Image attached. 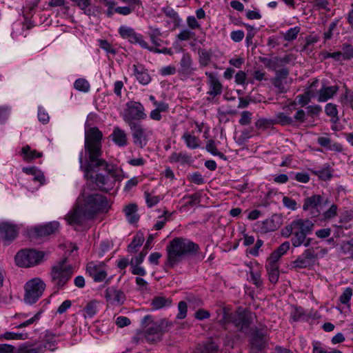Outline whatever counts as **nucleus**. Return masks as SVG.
Returning <instances> with one entry per match:
<instances>
[{
    "label": "nucleus",
    "instance_id": "nucleus-1",
    "mask_svg": "<svg viewBox=\"0 0 353 353\" xmlns=\"http://www.w3.org/2000/svg\"><path fill=\"white\" fill-rule=\"evenodd\" d=\"M103 134L97 127L90 128L85 131L84 150L85 154V163L83 162V154L79 156L80 169L88 177L94 168L103 167L109 175L97 174L95 177V183L101 191L108 192L112 190L119 176L113 169H110L108 163L101 158Z\"/></svg>",
    "mask_w": 353,
    "mask_h": 353
},
{
    "label": "nucleus",
    "instance_id": "nucleus-2",
    "mask_svg": "<svg viewBox=\"0 0 353 353\" xmlns=\"http://www.w3.org/2000/svg\"><path fill=\"white\" fill-rule=\"evenodd\" d=\"M110 208L108 201L100 194L87 196L84 192L78 197L73 209L67 214L65 219L71 225H81L92 219L99 212H107Z\"/></svg>",
    "mask_w": 353,
    "mask_h": 353
},
{
    "label": "nucleus",
    "instance_id": "nucleus-3",
    "mask_svg": "<svg viewBox=\"0 0 353 353\" xmlns=\"http://www.w3.org/2000/svg\"><path fill=\"white\" fill-rule=\"evenodd\" d=\"M199 250V245L188 239L183 237L174 238L166 246V264L173 268L185 257L196 255Z\"/></svg>",
    "mask_w": 353,
    "mask_h": 353
},
{
    "label": "nucleus",
    "instance_id": "nucleus-4",
    "mask_svg": "<svg viewBox=\"0 0 353 353\" xmlns=\"http://www.w3.org/2000/svg\"><path fill=\"white\" fill-rule=\"evenodd\" d=\"M314 227V223L309 219H296L282 229L281 235L285 238L292 235V244L298 248L304 243L307 235L312 232Z\"/></svg>",
    "mask_w": 353,
    "mask_h": 353
},
{
    "label": "nucleus",
    "instance_id": "nucleus-5",
    "mask_svg": "<svg viewBox=\"0 0 353 353\" xmlns=\"http://www.w3.org/2000/svg\"><path fill=\"white\" fill-rule=\"evenodd\" d=\"M73 273V266L68 263L67 258H63L52 266L50 272V281L59 290L66 285Z\"/></svg>",
    "mask_w": 353,
    "mask_h": 353
},
{
    "label": "nucleus",
    "instance_id": "nucleus-6",
    "mask_svg": "<svg viewBox=\"0 0 353 353\" xmlns=\"http://www.w3.org/2000/svg\"><path fill=\"white\" fill-rule=\"evenodd\" d=\"M46 288V283L39 277H34L28 281L23 287L24 302L29 305L37 303L43 296Z\"/></svg>",
    "mask_w": 353,
    "mask_h": 353
},
{
    "label": "nucleus",
    "instance_id": "nucleus-7",
    "mask_svg": "<svg viewBox=\"0 0 353 353\" xmlns=\"http://www.w3.org/2000/svg\"><path fill=\"white\" fill-rule=\"evenodd\" d=\"M43 253L35 250H25L17 252L15 261L20 267H30L39 264L43 258Z\"/></svg>",
    "mask_w": 353,
    "mask_h": 353
},
{
    "label": "nucleus",
    "instance_id": "nucleus-8",
    "mask_svg": "<svg viewBox=\"0 0 353 353\" xmlns=\"http://www.w3.org/2000/svg\"><path fill=\"white\" fill-rule=\"evenodd\" d=\"M268 337L264 328L259 329L256 327L252 329V336L250 341V353H264L268 347Z\"/></svg>",
    "mask_w": 353,
    "mask_h": 353
},
{
    "label": "nucleus",
    "instance_id": "nucleus-9",
    "mask_svg": "<svg viewBox=\"0 0 353 353\" xmlns=\"http://www.w3.org/2000/svg\"><path fill=\"white\" fill-rule=\"evenodd\" d=\"M129 126L134 143L141 148H144L152 135V131L144 128L141 123L135 121H129Z\"/></svg>",
    "mask_w": 353,
    "mask_h": 353
},
{
    "label": "nucleus",
    "instance_id": "nucleus-10",
    "mask_svg": "<svg viewBox=\"0 0 353 353\" xmlns=\"http://www.w3.org/2000/svg\"><path fill=\"white\" fill-rule=\"evenodd\" d=\"M220 322L222 324L232 323L238 330L242 332H246L251 324L252 319L250 318V315L247 312L242 311L230 314L228 316V319H221L220 320Z\"/></svg>",
    "mask_w": 353,
    "mask_h": 353
},
{
    "label": "nucleus",
    "instance_id": "nucleus-11",
    "mask_svg": "<svg viewBox=\"0 0 353 353\" xmlns=\"http://www.w3.org/2000/svg\"><path fill=\"white\" fill-rule=\"evenodd\" d=\"M289 73L286 68L276 70L275 76L271 79V83L276 89L277 94H284L288 91L290 84V82L288 81Z\"/></svg>",
    "mask_w": 353,
    "mask_h": 353
},
{
    "label": "nucleus",
    "instance_id": "nucleus-12",
    "mask_svg": "<svg viewBox=\"0 0 353 353\" xmlns=\"http://www.w3.org/2000/svg\"><path fill=\"white\" fill-rule=\"evenodd\" d=\"M127 109L125 115V121L128 123L129 121L134 120H143L147 117L145 113L143 105L138 101H130L127 103Z\"/></svg>",
    "mask_w": 353,
    "mask_h": 353
},
{
    "label": "nucleus",
    "instance_id": "nucleus-13",
    "mask_svg": "<svg viewBox=\"0 0 353 353\" xmlns=\"http://www.w3.org/2000/svg\"><path fill=\"white\" fill-rule=\"evenodd\" d=\"M317 257L318 254L314 248H307L293 261V266L296 268H306L312 266Z\"/></svg>",
    "mask_w": 353,
    "mask_h": 353
},
{
    "label": "nucleus",
    "instance_id": "nucleus-14",
    "mask_svg": "<svg viewBox=\"0 0 353 353\" xmlns=\"http://www.w3.org/2000/svg\"><path fill=\"white\" fill-rule=\"evenodd\" d=\"M141 323L145 327H148L145 330V336L148 341L154 342L160 339L161 327L153 322L152 316H145Z\"/></svg>",
    "mask_w": 353,
    "mask_h": 353
},
{
    "label": "nucleus",
    "instance_id": "nucleus-15",
    "mask_svg": "<svg viewBox=\"0 0 353 353\" xmlns=\"http://www.w3.org/2000/svg\"><path fill=\"white\" fill-rule=\"evenodd\" d=\"M323 197L319 194H314L304 199L303 210L307 212L309 214L314 218L318 217L321 214V204Z\"/></svg>",
    "mask_w": 353,
    "mask_h": 353
},
{
    "label": "nucleus",
    "instance_id": "nucleus-16",
    "mask_svg": "<svg viewBox=\"0 0 353 353\" xmlns=\"http://www.w3.org/2000/svg\"><path fill=\"white\" fill-rule=\"evenodd\" d=\"M86 271L95 282H101L107 277L106 266L102 262L91 261L87 264Z\"/></svg>",
    "mask_w": 353,
    "mask_h": 353
},
{
    "label": "nucleus",
    "instance_id": "nucleus-17",
    "mask_svg": "<svg viewBox=\"0 0 353 353\" xmlns=\"http://www.w3.org/2000/svg\"><path fill=\"white\" fill-rule=\"evenodd\" d=\"M196 68L194 67L193 59L189 53L183 54L180 62L178 72L181 77L185 79L190 78L194 74Z\"/></svg>",
    "mask_w": 353,
    "mask_h": 353
},
{
    "label": "nucleus",
    "instance_id": "nucleus-18",
    "mask_svg": "<svg viewBox=\"0 0 353 353\" xmlns=\"http://www.w3.org/2000/svg\"><path fill=\"white\" fill-rule=\"evenodd\" d=\"M205 74L208 78L206 83L208 86V91L207 94L212 97V99L221 95L223 92V85L220 82L216 74L211 72H205Z\"/></svg>",
    "mask_w": 353,
    "mask_h": 353
},
{
    "label": "nucleus",
    "instance_id": "nucleus-19",
    "mask_svg": "<svg viewBox=\"0 0 353 353\" xmlns=\"http://www.w3.org/2000/svg\"><path fill=\"white\" fill-rule=\"evenodd\" d=\"M132 72L133 75L140 84L147 85L151 82L152 77L148 69L143 64H134L132 65Z\"/></svg>",
    "mask_w": 353,
    "mask_h": 353
},
{
    "label": "nucleus",
    "instance_id": "nucleus-20",
    "mask_svg": "<svg viewBox=\"0 0 353 353\" xmlns=\"http://www.w3.org/2000/svg\"><path fill=\"white\" fill-rule=\"evenodd\" d=\"M0 353H39V350L26 344H23L16 349L12 345L3 343L0 344Z\"/></svg>",
    "mask_w": 353,
    "mask_h": 353
},
{
    "label": "nucleus",
    "instance_id": "nucleus-21",
    "mask_svg": "<svg viewBox=\"0 0 353 353\" xmlns=\"http://www.w3.org/2000/svg\"><path fill=\"white\" fill-rule=\"evenodd\" d=\"M105 297L111 304L121 305L125 300V295L123 292L114 287L108 288L106 290Z\"/></svg>",
    "mask_w": 353,
    "mask_h": 353
},
{
    "label": "nucleus",
    "instance_id": "nucleus-22",
    "mask_svg": "<svg viewBox=\"0 0 353 353\" xmlns=\"http://www.w3.org/2000/svg\"><path fill=\"white\" fill-rule=\"evenodd\" d=\"M337 85L322 86L317 92V101L323 103L332 99L338 92Z\"/></svg>",
    "mask_w": 353,
    "mask_h": 353
},
{
    "label": "nucleus",
    "instance_id": "nucleus-23",
    "mask_svg": "<svg viewBox=\"0 0 353 353\" xmlns=\"http://www.w3.org/2000/svg\"><path fill=\"white\" fill-rule=\"evenodd\" d=\"M112 141L119 147H125L128 145L127 134L119 127H114L111 134Z\"/></svg>",
    "mask_w": 353,
    "mask_h": 353
},
{
    "label": "nucleus",
    "instance_id": "nucleus-24",
    "mask_svg": "<svg viewBox=\"0 0 353 353\" xmlns=\"http://www.w3.org/2000/svg\"><path fill=\"white\" fill-rule=\"evenodd\" d=\"M0 234L6 241H12L17 236V230L14 225L3 223L0 225Z\"/></svg>",
    "mask_w": 353,
    "mask_h": 353
},
{
    "label": "nucleus",
    "instance_id": "nucleus-25",
    "mask_svg": "<svg viewBox=\"0 0 353 353\" xmlns=\"http://www.w3.org/2000/svg\"><path fill=\"white\" fill-rule=\"evenodd\" d=\"M59 226L57 221L50 222L49 223L41 225L36 228V233L39 236H46L55 233Z\"/></svg>",
    "mask_w": 353,
    "mask_h": 353
},
{
    "label": "nucleus",
    "instance_id": "nucleus-26",
    "mask_svg": "<svg viewBox=\"0 0 353 353\" xmlns=\"http://www.w3.org/2000/svg\"><path fill=\"white\" fill-rule=\"evenodd\" d=\"M185 142L186 147L191 150L199 148L201 147V141L196 137L193 132H185L181 137Z\"/></svg>",
    "mask_w": 353,
    "mask_h": 353
},
{
    "label": "nucleus",
    "instance_id": "nucleus-27",
    "mask_svg": "<svg viewBox=\"0 0 353 353\" xmlns=\"http://www.w3.org/2000/svg\"><path fill=\"white\" fill-rule=\"evenodd\" d=\"M20 156H21L23 161L30 162L34 159L41 158L43 153L32 149L30 145H26L21 148Z\"/></svg>",
    "mask_w": 353,
    "mask_h": 353
},
{
    "label": "nucleus",
    "instance_id": "nucleus-28",
    "mask_svg": "<svg viewBox=\"0 0 353 353\" xmlns=\"http://www.w3.org/2000/svg\"><path fill=\"white\" fill-rule=\"evenodd\" d=\"M169 161L171 163H178L181 165L190 164L192 161V157L185 152H173L169 157Z\"/></svg>",
    "mask_w": 353,
    "mask_h": 353
},
{
    "label": "nucleus",
    "instance_id": "nucleus-29",
    "mask_svg": "<svg viewBox=\"0 0 353 353\" xmlns=\"http://www.w3.org/2000/svg\"><path fill=\"white\" fill-rule=\"evenodd\" d=\"M125 215L130 223H135L139 219V216L137 214V205L134 203H131L124 208Z\"/></svg>",
    "mask_w": 353,
    "mask_h": 353
},
{
    "label": "nucleus",
    "instance_id": "nucleus-30",
    "mask_svg": "<svg viewBox=\"0 0 353 353\" xmlns=\"http://www.w3.org/2000/svg\"><path fill=\"white\" fill-rule=\"evenodd\" d=\"M317 143L322 147L326 148L330 150L341 152L342 145L340 143H331V139L328 137H319L317 138Z\"/></svg>",
    "mask_w": 353,
    "mask_h": 353
},
{
    "label": "nucleus",
    "instance_id": "nucleus-31",
    "mask_svg": "<svg viewBox=\"0 0 353 353\" xmlns=\"http://www.w3.org/2000/svg\"><path fill=\"white\" fill-rule=\"evenodd\" d=\"M148 34L154 47L157 48L161 46L163 40L160 37L162 36V32L159 28L149 27Z\"/></svg>",
    "mask_w": 353,
    "mask_h": 353
},
{
    "label": "nucleus",
    "instance_id": "nucleus-32",
    "mask_svg": "<svg viewBox=\"0 0 353 353\" xmlns=\"http://www.w3.org/2000/svg\"><path fill=\"white\" fill-rule=\"evenodd\" d=\"M98 304L99 303L94 300L88 302L81 310L83 316L85 319L94 317L98 311Z\"/></svg>",
    "mask_w": 353,
    "mask_h": 353
},
{
    "label": "nucleus",
    "instance_id": "nucleus-33",
    "mask_svg": "<svg viewBox=\"0 0 353 353\" xmlns=\"http://www.w3.org/2000/svg\"><path fill=\"white\" fill-rule=\"evenodd\" d=\"M199 63L202 68L208 66L212 61V53L211 51L205 49H199Z\"/></svg>",
    "mask_w": 353,
    "mask_h": 353
},
{
    "label": "nucleus",
    "instance_id": "nucleus-34",
    "mask_svg": "<svg viewBox=\"0 0 353 353\" xmlns=\"http://www.w3.org/2000/svg\"><path fill=\"white\" fill-rule=\"evenodd\" d=\"M265 269L270 282L276 283L279 278V265L265 264Z\"/></svg>",
    "mask_w": 353,
    "mask_h": 353
},
{
    "label": "nucleus",
    "instance_id": "nucleus-35",
    "mask_svg": "<svg viewBox=\"0 0 353 353\" xmlns=\"http://www.w3.org/2000/svg\"><path fill=\"white\" fill-rule=\"evenodd\" d=\"M172 304V299L164 296H156L152 301V309L160 310L165 307H169Z\"/></svg>",
    "mask_w": 353,
    "mask_h": 353
},
{
    "label": "nucleus",
    "instance_id": "nucleus-36",
    "mask_svg": "<svg viewBox=\"0 0 353 353\" xmlns=\"http://www.w3.org/2000/svg\"><path fill=\"white\" fill-rule=\"evenodd\" d=\"M325 112L327 116L331 117L330 121L336 124L338 123L339 118L338 116L337 105L334 103H327L325 107Z\"/></svg>",
    "mask_w": 353,
    "mask_h": 353
},
{
    "label": "nucleus",
    "instance_id": "nucleus-37",
    "mask_svg": "<svg viewBox=\"0 0 353 353\" xmlns=\"http://www.w3.org/2000/svg\"><path fill=\"white\" fill-rule=\"evenodd\" d=\"M28 338V333L6 332L0 335V340H26Z\"/></svg>",
    "mask_w": 353,
    "mask_h": 353
},
{
    "label": "nucleus",
    "instance_id": "nucleus-38",
    "mask_svg": "<svg viewBox=\"0 0 353 353\" xmlns=\"http://www.w3.org/2000/svg\"><path fill=\"white\" fill-rule=\"evenodd\" d=\"M341 59L343 60H350L353 59V46L345 43L341 46Z\"/></svg>",
    "mask_w": 353,
    "mask_h": 353
},
{
    "label": "nucleus",
    "instance_id": "nucleus-39",
    "mask_svg": "<svg viewBox=\"0 0 353 353\" xmlns=\"http://www.w3.org/2000/svg\"><path fill=\"white\" fill-rule=\"evenodd\" d=\"M119 33L123 39H128V41L130 42L137 32L130 27L121 26L119 28Z\"/></svg>",
    "mask_w": 353,
    "mask_h": 353
},
{
    "label": "nucleus",
    "instance_id": "nucleus-40",
    "mask_svg": "<svg viewBox=\"0 0 353 353\" xmlns=\"http://www.w3.org/2000/svg\"><path fill=\"white\" fill-rule=\"evenodd\" d=\"M132 44H138L143 49L148 50L150 52L152 46H150L148 43L145 40L143 36L140 33H136L132 41L130 42Z\"/></svg>",
    "mask_w": 353,
    "mask_h": 353
},
{
    "label": "nucleus",
    "instance_id": "nucleus-41",
    "mask_svg": "<svg viewBox=\"0 0 353 353\" xmlns=\"http://www.w3.org/2000/svg\"><path fill=\"white\" fill-rule=\"evenodd\" d=\"M275 124L281 125H291L293 123V119L283 112H278L275 115V119H273Z\"/></svg>",
    "mask_w": 353,
    "mask_h": 353
},
{
    "label": "nucleus",
    "instance_id": "nucleus-42",
    "mask_svg": "<svg viewBox=\"0 0 353 353\" xmlns=\"http://www.w3.org/2000/svg\"><path fill=\"white\" fill-rule=\"evenodd\" d=\"M314 173L324 181L330 180L332 176L331 168L327 164L321 169L314 170Z\"/></svg>",
    "mask_w": 353,
    "mask_h": 353
},
{
    "label": "nucleus",
    "instance_id": "nucleus-43",
    "mask_svg": "<svg viewBox=\"0 0 353 353\" xmlns=\"http://www.w3.org/2000/svg\"><path fill=\"white\" fill-rule=\"evenodd\" d=\"M353 295V290L352 288L347 287L345 288L340 296L339 297V301L341 304L350 306V301L352 299V296Z\"/></svg>",
    "mask_w": 353,
    "mask_h": 353
},
{
    "label": "nucleus",
    "instance_id": "nucleus-44",
    "mask_svg": "<svg viewBox=\"0 0 353 353\" xmlns=\"http://www.w3.org/2000/svg\"><path fill=\"white\" fill-rule=\"evenodd\" d=\"M74 88L79 91L88 92L90 89V85L85 79L80 78L74 81Z\"/></svg>",
    "mask_w": 353,
    "mask_h": 353
},
{
    "label": "nucleus",
    "instance_id": "nucleus-45",
    "mask_svg": "<svg viewBox=\"0 0 353 353\" xmlns=\"http://www.w3.org/2000/svg\"><path fill=\"white\" fill-rule=\"evenodd\" d=\"M144 196H145L147 206L148 208H152V207L156 205L162 199L161 196L153 195L147 192H145L144 193Z\"/></svg>",
    "mask_w": 353,
    "mask_h": 353
},
{
    "label": "nucleus",
    "instance_id": "nucleus-46",
    "mask_svg": "<svg viewBox=\"0 0 353 353\" xmlns=\"http://www.w3.org/2000/svg\"><path fill=\"white\" fill-rule=\"evenodd\" d=\"M275 124L273 119L260 118L255 122V127L257 129L265 130Z\"/></svg>",
    "mask_w": 353,
    "mask_h": 353
},
{
    "label": "nucleus",
    "instance_id": "nucleus-47",
    "mask_svg": "<svg viewBox=\"0 0 353 353\" xmlns=\"http://www.w3.org/2000/svg\"><path fill=\"white\" fill-rule=\"evenodd\" d=\"M143 239L141 237L135 236L131 243L128 245V252L134 253L137 251V249L143 244Z\"/></svg>",
    "mask_w": 353,
    "mask_h": 353
},
{
    "label": "nucleus",
    "instance_id": "nucleus-48",
    "mask_svg": "<svg viewBox=\"0 0 353 353\" xmlns=\"http://www.w3.org/2000/svg\"><path fill=\"white\" fill-rule=\"evenodd\" d=\"M313 97L312 92L308 90L303 94H299L296 96V100L299 105L305 106L310 102L311 98Z\"/></svg>",
    "mask_w": 353,
    "mask_h": 353
},
{
    "label": "nucleus",
    "instance_id": "nucleus-49",
    "mask_svg": "<svg viewBox=\"0 0 353 353\" xmlns=\"http://www.w3.org/2000/svg\"><path fill=\"white\" fill-rule=\"evenodd\" d=\"M99 47L105 50L108 54L114 55L117 54L116 49L113 46L109 43L107 40L99 39Z\"/></svg>",
    "mask_w": 353,
    "mask_h": 353
},
{
    "label": "nucleus",
    "instance_id": "nucleus-50",
    "mask_svg": "<svg viewBox=\"0 0 353 353\" xmlns=\"http://www.w3.org/2000/svg\"><path fill=\"white\" fill-rule=\"evenodd\" d=\"M41 313H42L41 311H39L32 318L25 321L24 322L19 324L18 325H16L15 328L21 329V328H23L25 327H28V326L37 322L41 318Z\"/></svg>",
    "mask_w": 353,
    "mask_h": 353
},
{
    "label": "nucleus",
    "instance_id": "nucleus-51",
    "mask_svg": "<svg viewBox=\"0 0 353 353\" xmlns=\"http://www.w3.org/2000/svg\"><path fill=\"white\" fill-rule=\"evenodd\" d=\"M300 32V28L298 26L290 28L284 34V39L288 41L294 40Z\"/></svg>",
    "mask_w": 353,
    "mask_h": 353
},
{
    "label": "nucleus",
    "instance_id": "nucleus-52",
    "mask_svg": "<svg viewBox=\"0 0 353 353\" xmlns=\"http://www.w3.org/2000/svg\"><path fill=\"white\" fill-rule=\"evenodd\" d=\"M218 347L213 342L203 345L199 350V353H217Z\"/></svg>",
    "mask_w": 353,
    "mask_h": 353
},
{
    "label": "nucleus",
    "instance_id": "nucleus-53",
    "mask_svg": "<svg viewBox=\"0 0 353 353\" xmlns=\"http://www.w3.org/2000/svg\"><path fill=\"white\" fill-rule=\"evenodd\" d=\"M274 221L271 219H266L261 223V230L262 232L267 233L275 230Z\"/></svg>",
    "mask_w": 353,
    "mask_h": 353
},
{
    "label": "nucleus",
    "instance_id": "nucleus-54",
    "mask_svg": "<svg viewBox=\"0 0 353 353\" xmlns=\"http://www.w3.org/2000/svg\"><path fill=\"white\" fill-rule=\"evenodd\" d=\"M170 215L171 214H169L168 210H165L163 212V214L159 216L160 220L157 221L154 224V228L155 230H161L164 227L165 223L168 221V217H170Z\"/></svg>",
    "mask_w": 353,
    "mask_h": 353
},
{
    "label": "nucleus",
    "instance_id": "nucleus-55",
    "mask_svg": "<svg viewBox=\"0 0 353 353\" xmlns=\"http://www.w3.org/2000/svg\"><path fill=\"white\" fill-rule=\"evenodd\" d=\"M252 113L250 111L245 110L241 113V118L239 123L241 125H247L251 123Z\"/></svg>",
    "mask_w": 353,
    "mask_h": 353
},
{
    "label": "nucleus",
    "instance_id": "nucleus-56",
    "mask_svg": "<svg viewBox=\"0 0 353 353\" xmlns=\"http://www.w3.org/2000/svg\"><path fill=\"white\" fill-rule=\"evenodd\" d=\"M250 280L257 288L261 287L263 284L261 274L259 271L252 270L250 272Z\"/></svg>",
    "mask_w": 353,
    "mask_h": 353
},
{
    "label": "nucleus",
    "instance_id": "nucleus-57",
    "mask_svg": "<svg viewBox=\"0 0 353 353\" xmlns=\"http://www.w3.org/2000/svg\"><path fill=\"white\" fill-rule=\"evenodd\" d=\"M337 205L332 204L330 208L323 214V220L327 221L334 218L337 214Z\"/></svg>",
    "mask_w": 353,
    "mask_h": 353
},
{
    "label": "nucleus",
    "instance_id": "nucleus-58",
    "mask_svg": "<svg viewBox=\"0 0 353 353\" xmlns=\"http://www.w3.org/2000/svg\"><path fill=\"white\" fill-rule=\"evenodd\" d=\"M178 310L179 312L176 315V319H183L187 316L188 312V305L185 301H180L178 304Z\"/></svg>",
    "mask_w": 353,
    "mask_h": 353
},
{
    "label": "nucleus",
    "instance_id": "nucleus-59",
    "mask_svg": "<svg viewBox=\"0 0 353 353\" xmlns=\"http://www.w3.org/2000/svg\"><path fill=\"white\" fill-rule=\"evenodd\" d=\"M188 179L191 182L197 185H201L205 182L202 174L199 172H195L192 174H190L188 176Z\"/></svg>",
    "mask_w": 353,
    "mask_h": 353
},
{
    "label": "nucleus",
    "instance_id": "nucleus-60",
    "mask_svg": "<svg viewBox=\"0 0 353 353\" xmlns=\"http://www.w3.org/2000/svg\"><path fill=\"white\" fill-rule=\"evenodd\" d=\"M306 109L307 114L311 117L318 116L322 112V108L319 105H309Z\"/></svg>",
    "mask_w": 353,
    "mask_h": 353
},
{
    "label": "nucleus",
    "instance_id": "nucleus-61",
    "mask_svg": "<svg viewBox=\"0 0 353 353\" xmlns=\"http://www.w3.org/2000/svg\"><path fill=\"white\" fill-rule=\"evenodd\" d=\"M194 36V33L188 29H183L177 35V38L180 41H188Z\"/></svg>",
    "mask_w": 353,
    "mask_h": 353
},
{
    "label": "nucleus",
    "instance_id": "nucleus-62",
    "mask_svg": "<svg viewBox=\"0 0 353 353\" xmlns=\"http://www.w3.org/2000/svg\"><path fill=\"white\" fill-rule=\"evenodd\" d=\"M283 205L292 210H295L297 208V203L295 200L288 197L284 196L283 198Z\"/></svg>",
    "mask_w": 353,
    "mask_h": 353
},
{
    "label": "nucleus",
    "instance_id": "nucleus-63",
    "mask_svg": "<svg viewBox=\"0 0 353 353\" xmlns=\"http://www.w3.org/2000/svg\"><path fill=\"white\" fill-rule=\"evenodd\" d=\"M176 72V69L174 65L165 66L159 70V74L163 77L174 74Z\"/></svg>",
    "mask_w": 353,
    "mask_h": 353
},
{
    "label": "nucleus",
    "instance_id": "nucleus-64",
    "mask_svg": "<svg viewBox=\"0 0 353 353\" xmlns=\"http://www.w3.org/2000/svg\"><path fill=\"white\" fill-rule=\"evenodd\" d=\"M136 6H131L130 5L128 6H119L115 8V12L122 15H128L134 10Z\"/></svg>",
    "mask_w": 353,
    "mask_h": 353
}]
</instances>
